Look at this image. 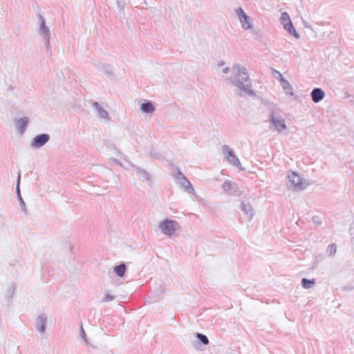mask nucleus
Instances as JSON below:
<instances>
[{
    "mask_svg": "<svg viewBox=\"0 0 354 354\" xmlns=\"http://www.w3.org/2000/svg\"><path fill=\"white\" fill-rule=\"evenodd\" d=\"M176 178H177L178 180H181V181H182V180H184V179H185V178H186L185 177V176L183 175V174L181 171H178L177 172Z\"/></svg>",
    "mask_w": 354,
    "mask_h": 354,
    "instance_id": "obj_29",
    "label": "nucleus"
},
{
    "mask_svg": "<svg viewBox=\"0 0 354 354\" xmlns=\"http://www.w3.org/2000/svg\"><path fill=\"white\" fill-rule=\"evenodd\" d=\"M222 153L227 161L232 165L243 169L239 158L236 156L234 150L228 145H223L221 147Z\"/></svg>",
    "mask_w": 354,
    "mask_h": 354,
    "instance_id": "obj_5",
    "label": "nucleus"
},
{
    "mask_svg": "<svg viewBox=\"0 0 354 354\" xmlns=\"http://www.w3.org/2000/svg\"><path fill=\"white\" fill-rule=\"evenodd\" d=\"M280 22L283 25V28L286 30L290 35H293L297 39L299 38L300 36L297 32L295 27L292 25L290 17L286 12L281 13Z\"/></svg>",
    "mask_w": 354,
    "mask_h": 354,
    "instance_id": "obj_7",
    "label": "nucleus"
},
{
    "mask_svg": "<svg viewBox=\"0 0 354 354\" xmlns=\"http://www.w3.org/2000/svg\"><path fill=\"white\" fill-rule=\"evenodd\" d=\"M235 12L243 30H249L253 27L251 17L248 16L241 7L236 8Z\"/></svg>",
    "mask_w": 354,
    "mask_h": 354,
    "instance_id": "obj_8",
    "label": "nucleus"
},
{
    "mask_svg": "<svg viewBox=\"0 0 354 354\" xmlns=\"http://www.w3.org/2000/svg\"><path fill=\"white\" fill-rule=\"evenodd\" d=\"M196 337L203 344L207 345L209 344V339L206 335L202 333H196Z\"/></svg>",
    "mask_w": 354,
    "mask_h": 354,
    "instance_id": "obj_24",
    "label": "nucleus"
},
{
    "mask_svg": "<svg viewBox=\"0 0 354 354\" xmlns=\"http://www.w3.org/2000/svg\"><path fill=\"white\" fill-rule=\"evenodd\" d=\"M20 178H21V174H20V172L18 173V176H17V197L19 198V205H20V207L21 208V210L24 212H26V204H25V202L24 201L22 197H21V193H20V189H19V185H20Z\"/></svg>",
    "mask_w": 354,
    "mask_h": 354,
    "instance_id": "obj_15",
    "label": "nucleus"
},
{
    "mask_svg": "<svg viewBox=\"0 0 354 354\" xmlns=\"http://www.w3.org/2000/svg\"><path fill=\"white\" fill-rule=\"evenodd\" d=\"M279 82L281 87L283 88L286 95L290 96L295 95L292 86H291L290 82L283 77V75H280Z\"/></svg>",
    "mask_w": 354,
    "mask_h": 354,
    "instance_id": "obj_12",
    "label": "nucleus"
},
{
    "mask_svg": "<svg viewBox=\"0 0 354 354\" xmlns=\"http://www.w3.org/2000/svg\"><path fill=\"white\" fill-rule=\"evenodd\" d=\"M93 107L95 109V111L97 112L98 116L103 118V119H108L109 118V113L106 111H105L98 102H95L93 103Z\"/></svg>",
    "mask_w": 354,
    "mask_h": 354,
    "instance_id": "obj_16",
    "label": "nucleus"
},
{
    "mask_svg": "<svg viewBox=\"0 0 354 354\" xmlns=\"http://www.w3.org/2000/svg\"><path fill=\"white\" fill-rule=\"evenodd\" d=\"M131 167L135 169L137 175L140 176V180H146L147 181L150 180L149 175L145 170H144L140 167H136L133 165H132Z\"/></svg>",
    "mask_w": 354,
    "mask_h": 354,
    "instance_id": "obj_17",
    "label": "nucleus"
},
{
    "mask_svg": "<svg viewBox=\"0 0 354 354\" xmlns=\"http://www.w3.org/2000/svg\"><path fill=\"white\" fill-rule=\"evenodd\" d=\"M140 109L144 113H152L154 111V106L150 102L142 103L140 106Z\"/></svg>",
    "mask_w": 354,
    "mask_h": 354,
    "instance_id": "obj_20",
    "label": "nucleus"
},
{
    "mask_svg": "<svg viewBox=\"0 0 354 354\" xmlns=\"http://www.w3.org/2000/svg\"><path fill=\"white\" fill-rule=\"evenodd\" d=\"M337 247L335 243H331L327 247L326 252L328 255L333 257L336 254Z\"/></svg>",
    "mask_w": 354,
    "mask_h": 354,
    "instance_id": "obj_25",
    "label": "nucleus"
},
{
    "mask_svg": "<svg viewBox=\"0 0 354 354\" xmlns=\"http://www.w3.org/2000/svg\"><path fill=\"white\" fill-rule=\"evenodd\" d=\"M97 68L106 74L107 75H111L113 74V70L110 66L104 65L101 63L97 65Z\"/></svg>",
    "mask_w": 354,
    "mask_h": 354,
    "instance_id": "obj_22",
    "label": "nucleus"
},
{
    "mask_svg": "<svg viewBox=\"0 0 354 354\" xmlns=\"http://www.w3.org/2000/svg\"><path fill=\"white\" fill-rule=\"evenodd\" d=\"M229 71H230V68H228V67H225L223 69V73H227Z\"/></svg>",
    "mask_w": 354,
    "mask_h": 354,
    "instance_id": "obj_31",
    "label": "nucleus"
},
{
    "mask_svg": "<svg viewBox=\"0 0 354 354\" xmlns=\"http://www.w3.org/2000/svg\"><path fill=\"white\" fill-rule=\"evenodd\" d=\"M50 140V136L47 133H41L36 136L31 142V147L33 148H40L46 145Z\"/></svg>",
    "mask_w": 354,
    "mask_h": 354,
    "instance_id": "obj_9",
    "label": "nucleus"
},
{
    "mask_svg": "<svg viewBox=\"0 0 354 354\" xmlns=\"http://www.w3.org/2000/svg\"><path fill=\"white\" fill-rule=\"evenodd\" d=\"M158 228L162 234L171 237L179 230L180 225L175 220L165 219L159 223Z\"/></svg>",
    "mask_w": 354,
    "mask_h": 354,
    "instance_id": "obj_4",
    "label": "nucleus"
},
{
    "mask_svg": "<svg viewBox=\"0 0 354 354\" xmlns=\"http://www.w3.org/2000/svg\"><path fill=\"white\" fill-rule=\"evenodd\" d=\"M114 299H115V297L113 295H111L109 292H106L105 294L104 298L102 299V302H109V301H113Z\"/></svg>",
    "mask_w": 354,
    "mask_h": 354,
    "instance_id": "obj_26",
    "label": "nucleus"
},
{
    "mask_svg": "<svg viewBox=\"0 0 354 354\" xmlns=\"http://www.w3.org/2000/svg\"><path fill=\"white\" fill-rule=\"evenodd\" d=\"M345 290H351L353 289V287H349V288H344Z\"/></svg>",
    "mask_w": 354,
    "mask_h": 354,
    "instance_id": "obj_34",
    "label": "nucleus"
},
{
    "mask_svg": "<svg viewBox=\"0 0 354 354\" xmlns=\"http://www.w3.org/2000/svg\"><path fill=\"white\" fill-rule=\"evenodd\" d=\"M126 269V265L124 263H120L119 266H117L114 268L113 271L117 276L121 277L124 275Z\"/></svg>",
    "mask_w": 354,
    "mask_h": 354,
    "instance_id": "obj_19",
    "label": "nucleus"
},
{
    "mask_svg": "<svg viewBox=\"0 0 354 354\" xmlns=\"http://www.w3.org/2000/svg\"><path fill=\"white\" fill-rule=\"evenodd\" d=\"M310 183L305 178L300 176L295 171H289L287 175L286 185L288 188L293 192H301L305 189Z\"/></svg>",
    "mask_w": 354,
    "mask_h": 354,
    "instance_id": "obj_2",
    "label": "nucleus"
},
{
    "mask_svg": "<svg viewBox=\"0 0 354 354\" xmlns=\"http://www.w3.org/2000/svg\"><path fill=\"white\" fill-rule=\"evenodd\" d=\"M272 75L274 77V78L278 79L279 80L280 75H282L281 73L274 69H273Z\"/></svg>",
    "mask_w": 354,
    "mask_h": 354,
    "instance_id": "obj_28",
    "label": "nucleus"
},
{
    "mask_svg": "<svg viewBox=\"0 0 354 354\" xmlns=\"http://www.w3.org/2000/svg\"><path fill=\"white\" fill-rule=\"evenodd\" d=\"M39 33L44 38L46 50L48 52H50V48H51L50 44V30H49L48 27L46 26L44 18L41 15L39 16Z\"/></svg>",
    "mask_w": 354,
    "mask_h": 354,
    "instance_id": "obj_6",
    "label": "nucleus"
},
{
    "mask_svg": "<svg viewBox=\"0 0 354 354\" xmlns=\"http://www.w3.org/2000/svg\"><path fill=\"white\" fill-rule=\"evenodd\" d=\"M129 3H131V6L132 7H138L139 3L138 2H136V1H133V2H131V1H129Z\"/></svg>",
    "mask_w": 354,
    "mask_h": 354,
    "instance_id": "obj_30",
    "label": "nucleus"
},
{
    "mask_svg": "<svg viewBox=\"0 0 354 354\" xmlns=\"http://www.w3.org/2000/svg\"><path fill=\"white\" fill-rule=\"evenodd\" d=\"M270 129L277 131L278 133H283L287 130V126L284 118L272 111L269 115Z\"/></svg>",
    "mask_w": 354,
    "mask_h": 354,
    "instance_id": "obj_3",
    "label": "nucleus"
},
{
    "mask_svg": "<svg viewBox=\"0 0 354 354\" xmlns=\"http://www.w3.org/2000/svg\"><path fill=\"white\" fill-rule=\"evenodd\" d=\"M80 335L85 342H87L86 334L82 326H80Z\"/></svg>",
    "mask_w": 354,
    "mask_h": 354,
    "instance_id": "obj_27",
    "label": "nucleus"
},
{
    "mask_svg": "<svg viewBox=\"0 0 354 354\" xmlns=\"http://www.w3.org/2000/svg\"><path fill=\"white\" fill-rule=\"evenodd\" d=\"M301 286L305 289H309L313 288L315 284V279H308L303 278L301 281Z\"/></svg>",
    "mask_w": 354,
    "mask_h": 354,
    "instance_id": "obj_21",
    "label": "nucleus"
},
{
    "mask_svg": "<svg viewBox=\"0 0 354 354\" xmlns=\"http://www.w3.org/2000/svg\"><path fill=\"white\" fill-rule=\"evenodd\" d=\"M310 95H311L312 100L315 103H318L324 99L325 93L322 88H315L312 91Z\"/></svg>",
    "mask_w": 354,
    "mask_h": 354,
    "instance_id": "obj_14",
    "label": "nucleus"
},
{
    "mask_svg": "<svg viewBox=\"0 0 354 354\" xmlns=\"http://www.w3.org/2000/svg\"><path fill=\"white\" fill-rule=\"evenodd\" d=\"M47 317L45 315H39L36 319L37 330L41 333H44L46 328Z\"/></svg>",
    "mask_w": 354,
    "mask_h": 354,
    "instance_id": "obj_13",
    "label": "nucleus"
},
{
    "mask_svg": "<svg viewBox=\"0 0 354 354\" xmlns=\"http://www.w3.org/2000/svg\"><path fill=\"white\" fill-rule=\"evenodd\" d=\"M236 187V184L231 183L230 181H225L223 183L222 189L225 192H229L233 189Z\"/></svg>",
    "mask_w": 354,
    "mask_h": 354,
    "instance_id": "obj_23",
    "label": "nucleus"
},
{
    "mask_svg": "<svg viewBox=\"0 0 354 354\" xmlns=\"http://www.w3.org/2000/svg\"><path fill=\"white\" fill-rule=\"evenodd\" d=\"M113 161H114L115 163H117L118 165H122V164L120 162V161H118V160H115V159H114V160H113Z\"/></svg>",
    "mask_w": 354,
    "mask_h": 354,
    "instance_id": "obj_33",
    "label": "nucleus"
},
{
    "mask_svg": "<svg viewBox=\"0 0 354 354\" xmlns=\"http://www.w3.org/2000/svg\"><path fill=\"white\" fill-rule=\"evenodd\" d=\"M14 122L17 131L23 135L26 129V127L29 123V119L26 116L21 117L20 118L15 119Z\"/></svg>",
    "mask_w": 354,
    "mask_h": 354,
    "instance_id": "obj_10",
    "label": "nucleus"
},
{
    "mask_svg": "<svg viewBox=\"0 0 354 354\" xmlns=\"http://www.w3.org/2000/svg\"><path fill=\"white\" fill-rule=\"evenodd\" d=\"M231 73L229 80L232 84L250 96L255 95L254 91L252 89V82L245 67L239 64H235L232 67Z\"/></svg>",
    "mask_w": 354,
    "mask_h": 354,
    "instance_id": "obj_1",
    "label": "nucleus"
},
{
    "mask_svg": "<svg viewBox=\"0 0 354 354\" xmlns=\"http://www.w3.org/2000/svg\"><path fill=\"white\" fill-rule=\"evenodd\" d=\"M180 184L182 187L185 189V190L190 194H194V189L191 184V183L187 179L182 180L180 181Z\"/></svg>",
    "mask_w": 354,
    "mask_h": 354,
    "instance_id": "obj_18",
    "label": "nucleus"
},
{
    "mask_svg": "<svg viewBox=\"0 0 354 354\" xmlns=\"http://www.w3.org/2000/svg\"><path fill=\"white\" fill-rule=\"evenodd\" d=\"M15 291V288L13 286H12L10 288V292L12 294V292Z\"/></svg>",
    "mask_w": 354,
    "mask_h": 354,
    "instance_id": "obj_32",
    "label": "nucleus"
},
{
    "mask_svg": "<svg viewBox=\"0 0 354 354\" xmlns=\"http://www.w3.org/2000/svg\"><path fill=\"white\" fill-rule=\"evenodd\" d=\"M241 209L244 213L248 221H250L254 216V210L249 203L241 202Z\"/></svg>",
    "mask_w": 354,
    "mask_h": 354,
    "instance_id": "obj_11",
    "label": "nucleus"
}]
</instances>
